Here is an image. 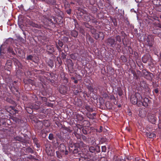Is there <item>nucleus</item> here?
I'll return each instance as SVG.
<instances>
[{"label":"nucleus","mask_w":161,"mask_h":161,"mask_svg":"<svg viewBox=\"0 0 161 161\" xmlns=\"http://www.w3.org/2000/svg\"><path fill=\"white\" fill-rule=\"evenodd\" d=\"M84 143L82 141H78L76 142L73 143L71 142V157L73 158H76L79 157L80 153H79L78 148L83 147Z\"/></svg>","instance_id":"nucleus-1"},{"label":"nucleus","mask_w":161,"mask_h":161,"mask_svg":"<svg viewBox=\"0 0 161 161\" xmlns=\"http://www.w3.org/2000/svg\"><path fill=\"white\" fill-rule=\"evenodd\" d=\"M61 19L58 21L59 19H56L54 16H51L48 19V22L50 25H52V27H55V24L58 23V24H61L63 22V19L61 18Z\"/></svg>","instance_id":"nucleus-2"},{"label":"nucleus","mask_w":161,"mask_h":161,"mask_svg":"<svg viewBox=\"0 0 161 161\" xmlns=\"http://www.w3.org/2000/svg\"><path fill=\"white\" fill-rule=\"evenodd\" d=\"M76 130H78V128L77 127H75V130L72 133L73 139L75 140V138L76 137L77 139L79 140L80 139L81 137L84 142H87L88 141V139H87V137L85 136L82 135L81 136L80 134L76 131Z\"/></svg>","instance_id":"nucleus-3"},{"label":"nucleus","mask_w":161,"mask_h":161,"mask_svg":"<svg viewBox=\"0 0 161 161\" xmlns=\"http://www.w3.org/2000/svg\"><path fill=\"white\" fill-rule=\"evenodd\" d=\"M154 36L152 35H149L146 39V45L148 46L150 48L153 47L154 42Z\"/></svg>","instance_id":"nucleus-4"},{"label":"nucleus","mask_w":161,"mask_h":161,"mask_svg":"<svg viewBox=\"0 0 161 161\" xmlns=\"http://www.w3.org/2000/svg\"><path fill=\"white\" fill-rule=\"evenodd\" d=\"M79 10H78L77 13L79 14L80 16H81L82 18L84 21H89L91 19L89 14L87 13H84L83 10L81 9L80 12H79Z\"/></svg>","instance_id":"nucleus-5"},{"label":"nucleus","mask_w":161,"mask_h":161,"mask_svg":"<svg viewBox=\"0 0 161 161\" xmlns=\"http://www.w3.org/2000/svg\"><path fill=\"white\" fill-rule=\"evenodd\" d=\"M55 123L59 128L61 129V131L64 134L67 133L68 132H70L69 128L65 127L64 125H62L58 120L56 121Z\"/></svg>","instance_id":"nucleus-6"},{"label":"nucleus","mask_w":161,"mask_h":161,"mask_svg":"<svg viewBox=\"0 0 161 161\" xmlns=\"http://www.w3.org/2000/svg\"><path fill=\"white\" fill-rule=\"evenodd\" d=\"M17 81H14L12 83L9 84L8 86L9 88L12 92L13 93L15 94V92H18V88L17 84Z\"/></svg>","instance_id":"nucleus-7"},{"label":"nucleus","mask_w":161,"mask_h":161,"mask_svg":"<svg viewBox=\"0 0 161 161\" xmlns=\"http://www.w3.org/2000/svg\"><path fill=\"white\" fill-rule=\"evenodd\" d=\"M147 118L149 122L153 124H155L157 120V118L153 114H148L147 115Z\"/></svg>","instance_id":"nucleus-8"},{"label":"nucleus","mask_w":161,"mask_h":161,"mask_svg":"<svg viewBox=\"0 0 161 161\" xmlns=\"http://www.w3.org/2000/svg\"><path fill=\"white\" fill-rule=\"evenodd\" d=\"M142 73L144 77L147 80H152L153 76V74L147 71L146 70H142Z\"/></svg>","instance_id":"nucleus-9"},{"label":"nucleus","mask_w":161,"mask_h":161,"mask_svg":"<svg viewBox=\"0 0 161 161\" xmlns=\"http://www.w3.org/2000/svg\"><path fill=\"white\" fill-rule=\"evenodd\" d=\"M106 43L108 46L112 48H114L116 44V41L115 39L112 38H108L106 40Z\"/></svg>","instance_id":"nucleus-10"},{"label":"nucleus","mask_w":161,"mask_h":161,"mask_svg":"<svg viewBox=\"0 0 161 161\" xmlns=\"http://www.w3.org/2000/svg\"><path fill=\"white\" fill-rule=\"evenodd\" d=\"M6 54L8 56L12 57L15 56L16 54L11 46H9L7 48Z\"/></svg>","instance_id":"nucleus-11"},{"label":"nucleus","mask_w":161,"mask_h":161,"mask_svg":"<svg viewBox=\"0 0 161 161\" xmlns=\"http://www.w3.org/2000/svg\"><path fill=\"white\" fill-rule=\"evenodd\" d=\"M6 109L7 111L12 115H15L18 112V111L15 109V107L14 106H10L9 107L7 108Z\"/></svg>","instance_id":"nucleus-12"},{"label":"nucleus","mask_w":161,"mask_h":161,"mask_svg":"<svg viewBox=\"0 0 161 161\" xmlns=\"http://www.w3.org/2000/svg\"><path fill=\"white\" fill-rule=\"evenodd\" d=\"M150 101L149 99L147 97H145L144 98L143 101L142 100L139 103L138 106H141L142 105L143 106L147 107L148 106V103Z\"/></svg>","instance_id":"nucleus-13"},{"label":"nucleus","mask_w":161,"mask_h":161,"mask_svg":"<svg viewBox=\"0 0 161 161\" xmlns=\"http://www.w3.org/2000/svg\"><path fill=\"white\" fill-rule=\"evenodd\" d=\"M12 68V61L11 60L8 59L5 65L4 66V68L5 70L10 71Z\"/></svg>","instance_id":"nucleus-14"},{"label":"nucleus","mask_w":161,"mask_h":161,"mask_svg":"<svg viewBox=\"0 0 161 161\" xmlns=\"http://www.w3.org/2000/svg\"><path fill=\"white\" fill-rule=\"evenodd\" d=\"M93 37L97 40L99 38L103 40L104 38V35L103 32L99 31L98 33H96L93 36Z\"/></svg>","instance_id":"nucleus-15"},{"label":"nucleus","mask_w":161,"mask_h":161,"mask_svg":"<svg viewBox=\"0 0 161 161\" xmlns=\"http://www.w3.org/2000/svg\"><path fill=\"white\" fill-rule=\"evenodd\" d=\"M56 47L59 52H62L63 50L62 47L64 45L63 42L60 40L56 42Z\"/></svg>","instance_id":"nucleus-16"},{"label":"nucleus","mask_w":161,"mask_h":161,"mask_svg":"<svg viewBox=\"0 0 161 161\" xmlns=\"http://www.w3.org/2000/svg\"><path fill=\"white\" fill-rule=\"evenodd\" d=\"M58 150L65 153V155L68 154V152L66 150V147L64 144H61L58 147Z\"/></svg>","instance_id":"nucleus-17"},{"label":"nucleus","mask_w":161,"mask_h":161,"mask_svg":"<svg viewBox=\"0 0 161 161\" xmlns=\"http://www.w3.org/2000/svg\"><path fill=\"white\" fill-rule=\"evenodd\" d=\"M151 59L152 58L149 54H146L144 55L142 58V61L144 63H147L149 60L151 61Z\"/></svg>","instance_id":"nucleus-18"},{"label":"nucleus","mask_w":161,"mask_h":161,"mask_svg":"<svg viewBox=\"0 0 161 161\" xmlns=\"http://www.w3.org/2000/svg\"><path fill=\"white\" fill-rule=\"evenodd\" d=\"M47 51L49 53L52 54L54 52V48L53 45L47 46Z\"/></svg>","instance_id":"nucleus-19"},{"label":"nucleus","mask_w":161,"mask_h":161,"mask_svg":"<svg viewBox=\"0 0 161 161\" xmlns=\"http://www.w3.org/2000/svg\"><path fill=\"white\" fill-rule=\"evenodd\" d=\"M130 100L132 103L134 105L137 104L138 106L139 102L137 98L134 95L131 96Z\"/></svg>","instance_id":"nucleus-20"},{"label":"nucleus","mask_w":161,"mask_h":161,"mask_svg":"<svg viewBox=\"0 0 161 161\" xmlns=\"http://www.w3.org/2000/svg\"><path fill=\"white\" fill-rule=\"evenodd\" d=\"M14 140L18 141L25 143L27 142V141L25 139L21 136H18L14 137Z\"/></svg>","instance_id":"nucleus-21"},{"label":"nucleus","mask_w":161,"mask_h":161,"mask_svg":"<svg viewBox=\"0 0 161 161\" xmlns=\"http://www.w3.org/2000/svg\"><path fill=\"white\" fill-rule=\"evenodd\" d=\"M29 24L33 27L37 28L38 29L41 28L42 26L40 24H36L32 21H30L29 22Z\"/></svg>","instance_id":"nucleus-22"},{"label":"nucleus","mask_w":161,"mask_h":161,"mask_svg":"<svg viewBox=\"0 0 161 161\" xmlns=\"http://www.w3.org/2000/svg\"><path fill=\"white\" fill-rule=\"evenodd\" d=\"M153 34L156 35L157 36L161 38V30L159 29H154L153 31Z\"/></svg>","instance_id":"nucleus-23"},{"label":"nucleus","mask_w":161,"mask_h":161,"mask_svg":"<svg viewBox=\"0 0 161 161\" xmlns=\"http://www.w3.org/2000/svg\"><path fill=\"white\" fill-rule=\"evenodd\" d=\"M74 102L73 103L78 106H81L82 105V103L81 100L77 98L76 99L75 98Z\"/></svg>","instance_id":"nucleus-24"},{"label":"nucleus","mask_w":161,"mask_h":161,"mask_svg":"<svg viewBox=\"0 0 161 161\" xmlns=\"http://www.w3.org/2000/svg\"><path fill=\"white\" fill-rule=\"evenodd\" d=\"M46 62L48 66L51 68H52L54 66V63L53 60L50 59H47Z\"/></svg>","instance_id":"nucleus-25"},{"label":"nucleus","mask_w":161,"mask_h":161,"mask_svg":"<svg viewBox=\"0 0 161 161\" xmlns=\"http://www.w3.org/2000/svg\"><path fill=\"white\" fill-rule=\"evenodd\" d=\"M44 2L47 4L50 5H55L56 3V0H44Z\"/></svg>","instance_id":"nucleus-26"},{"label":"nucleus","mask_w":161,"mask_h":161,"mask_svg":"<svg viewBox=\"0 0 161 161\" xmlns=\"http://www.w3.org/2000/svg\"><path fill=\"white\" fill-rule=\"evenodd\" d=\"M87 143L91 145H94L96 144L95 139L93 138H88Z\"/></svg>","instance_id":"nucleus-27"},{"label":"nucleus","mask_w":161,"mask_h":161,"mask_svg":"<svg viewBox=\"0 0 161 161\" xmlns=\"http://www.w3.org/2000/svg\"><path fill=\"white\" fill-rule=\"evenodd\" d=\"M146 136L150 138H153L156 137L155 134L153 132H147L146 133Z\"/></svg>","instance_id":"nucleus-28"},{"label":"nucleus","mask_w":161,"mask_h":161,"mask_svg":"<svg viewBox=\"0 0 161 161\" xmlns=\"http://www.w3.org/2000/svg\"><path fill=\"white\" fill-rule=\"evenodd\" d=\"M57 157L60 159L62 158L63 156L65 154V153L60 151V150L57 151L56 152Z\"/></svg>","instance_id":"nucleus-29"},{"label":"nucleus","mask_w":161,"mask_h":161,"mask_svg":"<svg viewBox=\"0 0 161 161\" xmlns=\"http://www.w3.org/2000/svg\"><path fill=\"white\" fill-rule=\"evenodd\" d=\"M137 98L139 103L142 100V96L138 92H136L135 95H134Z\"/></svg>","instance_id":"nucleus-30"},{"label":"nucleus","mask_w":161,"mask_h":161,"mask_svg":"<svg viewBox=\"0 0 161 161\" xmlns=\"http://www.w3.org/2000/svg\"><path fill=\"white\" fill-rule=\"evenodd\" d=\"M96 115V113L91 114L90 112L87 113L86 114L87 117L90 119H95V116Z\"/></svg>","instance_id":"nucleus-31"},{"label":"nucleus","mask_w":161,"mask_h":161,"mask_svg":"<svg viewBox=\"0 0 161 161\" xmlns=\"http://www.w3.org/2000/svg\"><path fill=\"white\" fill-rule=\"evenodd\" d=\"M59 91L61 93L65 94L67 92L66 87L65 86H62L59 88Z\"/></svg>","instance_id":"nucleus-32"},{"label":"nucleus","mask_w":161,"mask_h":161,"mask_svg":"<svg viewBox=\"0 0 161 161\" xmlns=\"http://www.w3.org/2000/svg\"><path fill=\"white\" fill-rule=\"evenodd\" d=\"M46 78V77L40 75L38 76L39 80L42 83L44 84L45 83V80Z\"/></svg>","instance_id":"nucleus-33"},{"label":"nucleus","mask_w":161,"mask_h":161,"mask_svg":"<svg viewBox=\"0 0 161 161\" xmlns=\"http://www.w3.org/2000/svg\"><path fill=\"white\" fill-rule=\"evenodd\" d=\"M32 139L33 140L34 143L36 145L37 147H40V145L38 143V140L35 136H34L32 137Z\"/></svg>","instance_id":"nucleus-34"},{"label":"nucleus","mask_w":161,"mask_h":161,"mask_svg":"<svg viewBox=\"0 0 161 161\" xmlns=\"http://www.w3.org/2000/svg\"><path fill=\"white\" fill-rule=\"evenodd\" d=\"M89 152L92 153V155L96 154V152L95 151V147L93 146H91L89 148Z\"/></svg>","instance_id":"nucleus-35"},{"label":"nucleus","mask_w":161,"mask_h":161,"mask_svg":"<svg viewBox=\"0 0 161 161\" xmlns=\"http://www.w3.org/2000/svg\"><path fill=\"white\" fill-rule=\"evenodd\" d=\"M152 2L154 5L158 6L161 4V0H153Z\"/></svg>","instance_id":"nucleus-36"},{"label":"nucleus","mask_w":161,"mask_h":161,"mask_svg":"<svg viewBox=\"0 0 161 161\" xmlns=\"http://www.w3.org/2000/svg\"><path fill=\"white\" fill-rule=\"evenodd\" d=\"M30 106L33 109H38L40 108V106L36 103L32 104Z\"/></svg>","instance_id":"nucleus-37"},{"label":"nucleus","mask_w":161,"mask_h":161,"mask_svg":"<svg viewBox=\"0 0 161 161\" xmlns=\"http://www.w3.org/2000/svg\"><path fill=\"white\" fill-rule=\"evenodd\" d=\"M87 40H88L91 43H93L94 42V40L93 38L89 35H87L86 37Z\"/></svg>","instance_id":"nucleus-38"},{"label":"nucleus","mask_w":161,"mask_h":161,"mask_svg":"<svg viewBox=\"0 0 161 161\" xmlns=\"http://www.w3.org/2000/svg\"><path fill=\"white\" fill-rule=\"evenodd\" d=\"M87 88L91 92H93L94 91V88L93 86L92 85H89L87 86Z\"/></svg>","instance_id":"nucleus-39"},{"label":"nucleus","mask_w":161,"mask_h":161,"mask_svg":"<svg viewBox=\"0 0 161 161\" xmlns=\"http://www.w3.org/2000/svg\"><path fill=\"white\" fill-rule=\"evenodd\" d=\"M85 108L89 112H92L93 110L92 108L90 107V106L86 105L85 106Z\"/></svg>","instance_id":"nucleus-40"},{"label":"nucleus","mask_w":161,"mask_h":161,"mask_svg":"<svg viewBox=\"0 0 161 161\" xmlns=\"http://www.w3.org/2000/svg\"><path fill=\"white\" fill-rule=\"evenodd\" d=\"M117 92L119 96H121L123 95V91L121 87H119L117 88Z\"/></svg>","instance_id":"nucleus-41"},{"label":"nucleus","mask_w":161,"mask_h":161,"mask_svg":"<svg viewBox=\"0 0 161 161\" xmlns=\"http://www.w3.org/2000/svg\"><path fill=\"white\" fill-rule=\"evenodd\" d=\"M78 35V33L76 30L71 31V36L75 37L77 36Z\"/></svg>","instance_id":"nucleus-42"},{"label":"nucleus","mask_w":161,"mask_h":161,"mask_svg":"<svg viewBox=\"0 0 161 161\" xmlns=\"http://www.w3.org/2000/svg\"><path fill=\"white\" fill-rule=\"evenodd\" d=\"M32 108H31V106H30V107H27L26 108V109L27 111L30 114H32L33 113V111L32 110Z\"/></svg>","instance_id":"nucleus-43"},{"label":"nucleus","mask_w":161,"mask_h":161,"mask_svg":"<svg viewBox=\"0 0 161 161\" xmlns=\"http://www.w3.org/2000/svg\"><path fill=\"white\" fill-rule=\"evenodd\" d=\"M140 86L144 88H146L147 86L146 82L144 81H141L140 82Z\"/></svg>","instance_id":"nucleus-44"},{"label":"nucleus","mask_w":161,"mask_h":161,"mask_svg":"<svg viewBox=\"0 0 161 161\" xmlns=\"http://www.w3.org/2000/svg\"><path fill=\"white\" fill-rule=\"evenodd\" d=\"M2 45H1L0 47V55L1 56L2 58H4L3 55L5 54L3 50L2 49Z\"/></svg>","instance_id":"nucleus-45"},{"label":"nucleus","mask_w":161,"mask_h":161,"mask_svg":"<svg viewBox=\"0 0 161 161\" xmlns=\"http://www.w3.org/2000/svg\"><path fill=\"white\" fill-rule=\"evenodd\" d=\"M11 119H12L13 121H14L16 123L19 122V119L17 118L14 116H12L11 117Z\"/></svg>","instance_id":"nucleus-46"},{"label":"nucleus","mask_w":161,"mask_h":161,"mask_svg":"<svg viewBox=\"0 0 161 161\" xmlns=\"http://www.w3.org/2000/svg\"><path fill=\"white\" fill-rule=\"evenodd\" d=\"M5 100L8 103H11V104H14V101L11 99L10 98H9L8 97H7L6 98V99H5Z\"/></svg>","instance_id":"nucleus-47"},{"label":"nucleus","mask_w":161,"mask_h":161,"mask_svg":"<svg viewBox=\"0 0 161 161\" xmlns=\"http://www.w3.org/2000/svg\"><path fill=\"white\" fill-rule=\"evenodd\" d=\"M26 151L29 153H33L34 151L30 147H28L26 149Z\"/></svg>","instance_id":"nucleus-48"},{"label":"nucleus","mask_w":161,"mask_h":161,"mask_svg":"<svg viewBox=\"0 0 161 161\" xmlns=\"http://www.w3.org/2000/svg\"><path fill=\"white\" fill-rule=\"evenodd\" d=\"M90 30L93 36H94L97 33V30L94 28L93 26L90 29Z\"/></svg>","instance_id":"nucleus-49"},{"label":"nucleus","mask_w":161,"mask_h":161,"mask_svg":"<svg viewBox=\"0 0 161 161\" xmlns=\"http://www.w3.org/2000/svg\"><path fill=\"white\" fill-rule=\"evenodd\" d=\"M95 147V152L99 153L100 152V147L98 145H97Z\"/></svg>","instance_id":"nucleus-50"},{"label":"nucleus","mask_w":161,"mask_h":161,"mask_svg":"<svg viewBox=\"0 0 161 161\" xmlns=\"http://www.w3.org/2000/svg\"><path fill=\"white\" fill-rule=\"evenodd\" d=\"M115 39L116 40V42H118L119 43L121 42V37L119 36V35L116 36H115Z\"/></svg>","instance_id":"nucleus-51"},{"label":"nucleus","mask_w":161,"mask_h":161,"mask_svg":"<svg viewBox=\"0 0 161 161\" xmlns=\"http://www.w3.org/2000/svg\"><path fill=\"white\" fill-rule=\"evenodd\" d=\"M84 25L86 28L90 29L93 26L90 25L88 23H84Z\"/></svg>","instance_id":"nucleus-52"},{"label":"nucleus","mask_w":161,"mask_h":161,"mask_svg":"<svg viewBox=\"0 0 161 161\" xmlns=\"http://www.w3.org/2000/svg\"><path fill=\"white\" fill-rule=\"evenodd\" d=\"M83 122L85 123L83 124V125L84 126L89 127L90 126V123L88 121L86 120H84L83 121Z\"/></svg>","instance_id":"nucleus-53"},{"label":"nucleus","mask_w":161,"mask_h":161,"mask_svg":"<svg viewBox=\"0 0 161 161\" xmlns=\"http://www.w3.org/2000/svg\"><path fill=\"white\" fill-rule=\"evenodd\" d=\"M39 97L43 102H45V103L47 102V99L46 97L39 96Z\"/></svg>","instance_id":"nucleus-54"},{"label":"nucleus","mask_w":161,"mask_h":161,"mask_svg":"<svg viewBox=\"0 0 161 161\" xmlns=\"http://www.w3.org/2000/svg\"><path fill=\"white\" fill-rule=\"evenodd\" d=\"M87 1L88 3H89L92 5H94L95 3V0H87Z\"/></svg>","instance_id":"nucleus-55"},{"label":"nucleus","mask_w":161,"mask_h":161,"mask_svg":"<svg viewBox=\"0 0 161 161\" xmlns=\"http://www.w3.org/2000/svg\"><path fill=\"white\" fill-rule=\"evenodd\" d=\"M156 9L157 11L161 12V4L158 6H156Z\"/></svg>","instance_id":"nucleus-56"},{"label":"nucleus","mask_w":161,"mask_h":161,"mask_svg":"<svg viewBox=\"0 0 161 161\" xmlns=\"http://www.w3.org/2000/svg\"><path fill=\"white\" fill-rule=\"evenodd\" d=\"M121 59L122 60L123 62L124 63H125L127 61V59L124 56H122L121 57Z\"/></svg>","instance_id":"nucleus-57"},{"label":"nucleus","mask_w":161,"mask_h":161,"mask_svg":"<svg viewBox=\"0 0 161 161\" xmlns=\"http://www.w3.org/2000/svg\"><path fill=\"white\" fill-rule=\"evenodd\" d=\"M54 138L53 135L52 133H50L49 134L48 136V139L50 140H52Z\"/></svg>","instance_id":"nucleus-58"},{"label":"nucleus","mask_w":161,"mask_h":161,"mask_svg":"<svg viewBox=\"0 0 161 161\" xmlns=\"http://www.w3.org/2000/svg\"><path fill=\"white\" fill-rule=\"evenodd\" d=\"M33 56L31 55L28 56L26 57V59L27 60H33Z\"/></svg>","instance_id":"nucleus-59"},{"label":"nucleus","mask_w":161,"mask_h":161,"mask_svg":"<svg viewBox=\"0 0 161 161\" xmlns=\"http://www.w3.org/2000/svg\"><path fill=\"white\" fill-rule=\"evenodd\" d=\"M27 82L31 85H33L34 84V81L30 79H28L27 80Z\"/></svg>","instance_id":"nucleus-60"},{"label":"nucleus","mask_w":161,"mask_h":161,"mask_svg":"<svg viewBox=\"0 0 161 161\" xmlns=\"http://www.w3.org/2000/svg\"><path fill=\"white\" fill-rule=\"evenodd\" d=\"M118 157L116 155H114L113 158V161H119Z\"/></svg>","instance_id":"nucleus-61"},{"label":"nucleus","mask_w":161,"mask_h":161,"mask_svg":"<svg viewBox=\"0 0 161 161\" xmlns=\"http://www.w3.org/2000/svg\"><path fill=\"white\" fill-rule=\"evenodd\" d=\"M132 74L133 75L134 77L136 79H137L138 78L136 72L134 71H132Z\"/></svg>","instance_id":"nucleus-62"},{"label":"nucleus","mask_w":161,"mask_h":161,"mask_svg":"<svg viewBox=\"0 0 161 161\" xmlns=\"http://www.w3.org/2000/svg\"><path fill=\"white\" fill-rule=\"evenodd\" d=\"M107 148L106 146H103L102 147V151L103 152H106Z\"/></svg>","instance_id":"nucleus-63"},{"label":"nucleus","mask_w":161,"mask_h":161,"mask_svg":"<svg viewBox=\"0 0 161 161\" xmlns=\"http://www.w3.org/2000/svg\"><path fill=\"white\" fill-rule=\"evenodd\" d=\"M74 24L75 25V27L77 30H78L79 29V25L77 23H76V21L74 19Z\"/></svg>","instance_id":"nucleus-64"}]
</instances>
